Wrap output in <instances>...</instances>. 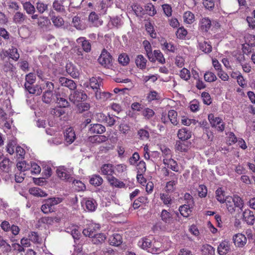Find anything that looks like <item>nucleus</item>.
Masks as SVG:
<instances>
[{
  "label": "nucleus",
  "instance_id": "nucleus-1",
  "mask_svg": "<svg viewBox=\"0 0 255 255\" xmlns=\"http://www.w3.org/2000/svg\"><path fill=\"white\" fill-rule=\"evenodd\" d=\"M62 201V198L59 197L50 198L45 200L41 207V211L45 214L50 213L53 211L52 207L61 203Z\"/></svg>",
  "mask_w": 255,
  "mask_h": 255
},
{
  "label": "nucleus",
  "instance_id": "nucleus-2",
  "mask_svg": "<svg viewBox=\"0 0 255 255\" xmlns=\"http://www.w3.org/2000/svg\"><path fill=\"white\" fill-rule=\"evenodd\" d=\"M208 120L212 127L215 128L218 131H223L225 129V124L222 119L219 117H215L213 114L208 115Z\"/></svg>",
  "mask_w": 255,
  "mask_h": 255
},
{
  "label": "nucleus",
  "instance_id": "nucleus-3",
  "mask_svg": "<svg viewBox=\"0 0 255 255\" xmlns=\"http://www.w3.org/2000/svg\"><path fill=\"white\" fill-rule=\"evenodd\" d=\"M87 98V95L82 90L74 91L70 93L69 96V100L74 104L81 101H84L86 100Z\"/></svg>",
  "mask_w": 255,
  "mask_h": 255
},
{
  "label": "nucleus",
  "instance_id": "nucleus-4",
  "mask_svg": "<svg viewBox=\"0 0 255 255\" xmlns=\"http://www.w3.org/2000/svg\"><path fill=\"white\" fill-rule=\"evenodd\" d=\"M112 60V56L105 49L102 51L100 56L98 58L100 64L107 68L111 66Z\"/></svg>",
  "mask_w": 255,
  "mask_h": 255
},
{
  "label": "nucleus",
  "instance_id": "nucleus-5",
  "mask_svg": "<svg viewBox=\"0 0 255 255\" xmlns=\"http://www.w3.org/2000/svg\"><path fill=\"white\" fill-rule=\"evenodd\" d=\"M233 240L235 245L238 248L244 247L247 242L246 237L241 233H238L233 237Z\"/></svg>",
  "mask_w": 255,
  "mask_h": 255
},
{
  "label": "nucleus",
  "instance_id": "nucleus-6",
  "mask_svg": "<svg viewBox=\"0 0 255 255\" xmlns=\"http://www.w3.org/2000/svg\"><path fill=\"white\" fill-rule=\"evenodd\" d=\"M100 228V226L99 224L92 223L89 225L86 229L83 230V233L85 236L92 238L94 236V234H96V232L99 230Z\"/></svg>",
  "mask_w": 255,
  "mask_h": 255
},
{
  "label": "nucleus",
  "instance_id": "nucleus-7",
  "mask_svg": "<svg viewBox=\"0 0 255 255\" xmlns=\"http://www.w3.org/2000/svg\"><path fill=\"white\" fill-rule=\"evenodd\" d=\"M66 70L67 73L73 78H77L80 75V71L78 68L71 62L66 64Z\"/></svg>",
  "mask_w": 255,
  "mask_h": 255
},
{
  "label": "nucleus",
  "instance_id": "nucleus-8",
  "mask_svg": "<svg viewBox=\"0 0 255 255\" xmlns=\"http://www.w3.org/2000/svg\"><path fill=\"white\" fill-rule=\"evenodd\" d=\"M59 82L62 86L66 87L71 90H74L77 87L76 84L74 81L65 77H60Z\"/></svg>",
  "mask_w": 255,
  "mask_h": 255
},
{
  "label": "nucleus",
  "instance_id": "nucleus-9",
  "mask_svg": "<svg viewBox=\"0 0 255 255\" xmlns=\"http://www.w3.org/2000/svg\"><path fill=\"white\" fill-rule=\"evenodd\" d=\"M64 137L66 142L68 144H71L76 139V134L74 129L72 128H68L64 132Z\"/></svg>",
  "mask_w": 255,
  "mask_h": 255
},
{
  "label": "nucleus",
  "instance_id": "nucleus-10",
  "mask_svg": "<svg viewBox=\"0 0 255 255\" xmlns=\"http://www.w3.org/2000/svg\"><path fill=\"white\" fill-rule=\"evenodd\" d=\"M152 241L148 238H143L141 239L138 242V246L143 250L150 253V249H151Z\"/></svg>",
  "mask_w": 255,
  "mask_h": 255
},
{
  "label": "nucleus",
  "instance_id": "nucleus-11",
  "mask_svg": "<svg viewBox=\"0 0 255 255\" xmlns=\"http://www.w3.org/2000/svg\"><path fill=\"white\" fill-rule=\"evenodd\" d=\"M56 173L58 177L62 180L68 179L71 176L68 169L64 166L59 167L56 170Z\"/></svg>",
  "mask_w": 255,
  "mask_h": 255
},
{
  "label": "nucleus",
  "instance_id": "nucleus-12",
  "mask_svg": "<svg viewBox=\"0 0 255 255\" xmlns=\"http://www.w3.org/2000/svg\"><path fill=\"white\" fill-rule=\"evenodd\" d=\"M107 179L111 186L116 188H122L126 187V184L123 182L120 181L114 176H108Z\"/></svg>",
  "mask_w": 255,
  "mask_h": 255
},
{
  "label": "nucleus",
  "instance_id": "nucleus-13",
  "mask_svg": "<svg viewBox=\"0 0 255 255\" xmlns=\"http://www.w3.org/2000/svg\"><path fill=\"white\" fill-rule=\"evenodd\" d=\"M211 26V21L208 17H202L199 21L200 29L205 32L208 31Z\"/></svg>",
  "mask_w": 255,
  "mask_h": 255
},
{
  "label": "nucleus",
  "instance_id": "nucleus-14",
  "mask_svg": "<svg viewBox=\"0 0 255 255\" xmlns=\"http://www.w3.org/2000/svg\"><path fill=\"white\" fill-rule=\"evenodd\" d=\"M89 20L93 26L98 27L103 23L102 20L99 19L98 15L95 12H92L90 14Z\"/></svg>",
  "mask_w": 255,
  "mask_h": 255
},
{
  "label": "nucleus",
  "instance_id": "nucleus-15",
  "mask_svg": "<svg viewBox=\"0 0 255 255\" xmlns=\"http://www.w3.org/2000/svg\"><path fill=\"white\" fill-rule=\"evenodd\" d=\"M244 220L248 225H253L255 222V216L253 212L247 209L243 212Z\"/></svg>",
  "mask_w": 255,
  "mask_h": 255
},
{
  "label": "nucleus",
  "instance_id": "nucleus-16",
  "mask_svg": "<svg viewBox=\"0 0 255 255\" xmlns=\"http://www.w3.org/2000/svg\"><path fill=\"white\" fill-rule=\"evenodd\" d=\"M101 174L108 176H112L114 173V166L111 164H105L101 168Z\"/></svg>",
  "mask_w": 255,
  "mask_h": 255
},
{
  "label": "nucleus",
  "instance_id": "nucleus-17",
  "mask_svg": "<svg viewBox=\"0 0 255 255\" xmlns=\"http://www.w3.org/2000/svg\"><path fill=\"white\" fill-rule=\"evenodd\" d=\"M64 2V0H54L52 3L53 8L59 13H65L66 10L63 5Z\"/></svg>",
  "mask_w": 255,
  "mask_h": 255
},
{
  "label": "nucleus",
  "instance_id": "nucleus-18",
  "mask_svg": "<svg viewBox=\"0 0 255 255\" xmlns=\"http://www.w3.org/2000/svg\"><path fill=\"white\" fill-rule=\"evenodd\" d=\"M147 63L146 58L141 54L138 55L135 58V63L137 68L143 70L145 69Z\"/></svg>",
  "mask_w": 255,
  "mask_h": 255
},
{
  "label": "nucleus",
  "instance_id": "nucleus-19",
  "mask_svg": "<svg viewBox=\"0 0 255 255\" xmlns=\"http://www.w3.org/2000/svg\"><path fill=\"white\" fill-rule=\"evenodd\" d=\"M160 218L164 223L168 225L171 224L173 222L172 214L165 209L162 210L160 214Z\"/></svg>",
  "mask_w": 255,
  "mask_h": 255
},
{
  "label": "nucleus",
  "instance_id": "nucleus-20",
  "mask_svg": "<svg viewBox=\"0 0 255 255\" xmlns=\"http://www.w3.org/2000/svg\"><path fill=\"white\" fill-rule=\"evenodd\" d=\"M217 250L219 255H226L230 250L229 243L225 241L221 242L219 245Z\"/></svg>",
  "mask_w": 255,
  "mask_h": 255
},
{
  "label": "nucleus",
  "instance_id": "nucleus-21",
  "mask_svg": "<svg viewBox=\"0 0 255 255\" xmlns=\"http://www.w3.org/2000/svg\"><path fill=\"white\" fill-rule=\"evenodd\" d=\"M109 242L111 245L118 246L123 242V239L119 234H114L109 239Z\"/></svg>",
  "mask_w": 255,
  "mask_h": 255
},
{
  "label": "nucleus",
  "instance_id": "nucleus-22",
  "mask_svg": "<svg viewBox=\"0 0 255 255\" xmlns=\"http://www.w3.org/2000/svg\"><path fill=\"white\" fill-rule=\"evenodd\" d=\"M111 94L109 92H102L100 89L95 92V97L97 100L101 102H105L110 99Z\"/></svg>",
  "mask_w": 255,
  "mask_h": 255
},
{
  "label": "nucleus",
  "instance_id": "nucleus-23",
  "mask_svg": "<svg viewBox=\"0 0 255 255\" xmlns=\"http://www.w3.org/2000/svg\"><path fill=\"white\" fill-rule=\"evenodd\" d=\"M163 163L167 165L168 167L175 172H178L179 167L175 160L171 158L167 159H163Z\"/></svg>",
  "mask_w": 255,
  "mask_h": 255
},
{
  "label": "nucleus",
  "instance_id": "nucleus-24",
  "mask_svg": "<svg viewBox=\"0 0 255 255\" xmlns=\"http://www.w3.org/2000/svg\"><path fill=\"white\" fill-rule=\"evenodd\" d=\"M77 42L81 44L84 51L88 52L91 50V46L89 41L87 40L85 37H81L77 39Z\"/></svg>",
  "mask_w": 255,
  "mask_h": 255
},
{
  "label": "nucleus",
  "instance_id": "nucleus-25",
  "mask_svg": "<svg viewBox=\"0 0 255 255\" xmlns=\"http://www.w3.org/2000/svg\"><path fill=\"white\" fill-rule=\"evenodd\" d=\"M162 244L159 241L154 240L152 242L151 249H150V252L153 254H157L159 253L162 251Z\"/></svg>",
  "mask_w": 255,
  "mask_h": 255
},
{
  "label": "nucleus",
  "instance_id": "nucleus-26",
  "mask_svg": "<svg viewBox=\"0 0 255 255\" xmlns=\"http://www.w3.org/2000/svg\"><path fill=\"white\" fill-rule=\"evenodd\" d=\"M90 131L92 133L102 134L106 131V128L101 124H94L91 125Z\"/></svg>",
  "mask_w": 255,
  "mask_h": 255
},
{
  "label": "nucleus",
  "instance_id": "nucleus-27",
  "mask_svg": "<svg viewBox=\"0 0 255 255\" xmlns=\"http://www.w3.org/2000/svg\"><path fill=\"white\" fill-rule=\"evenodd\" d=\"M178 137L182 140H186L191 137V132L185 128L179 130Z\"/></svg>",
  "mask_w": 255,
  "mask_h": 255
},
{
  "label": "nucleus",
  "instance_id": "nucleus-28",
  "mask_svg": "<svg viewBox=\"0 0 255 255\" xmlns=\"http://www.w3.org/2000/svg\"><path fill=\"white\" fill-rule=\"evenodd\" d=\"M112 2H106L102 0L98 6V10L101 14H105L109 7L111 6Z\"/></svg>",
  "mask_w": 255,
  "mask_h": 255
},
{
  "label": "nucleus",
  "instance_id": "nucleus-29",
  "mask_svg": "<svg viewBox=\"0 0 255 255\" xmlns=\"http://www.w3.org/2000/svg\"><path fill=\"white\" fill-rule=\"evenodd\" d=\"M23 9L28 14H32L35 12V6L30 1H21Z\"/></svg>",
  "mask_w": 255,
  "mask_h": 255
},
{
  "label": "nucleus",
  "instance_id": "nucleus-30",
  "mask_svg": "<svg viewBox=\"0 0 255 255\" xmlns=\"http://www.w3.org/2000/svg\"><path fill=\"white\" fill-rule=\"evenodd\" d=\"M190 205L184 204L181 205L179 208V211L180 214L184 217L187 218L190 215L192 210L190 207Z\"/></svg>",
  "mask_w": 255,
  "mask_h": 255
},
{
  "label": "nucleus",
  "instance_id": "nucleus-31",
  "mask_svg": "<svg viewBox=\"0 0 255 255\" xmlns=\"http://www.w3.org/2000/svg\"><path fill=\"white\" fill-rule=\"evenodd\" d=\"M201 251L203 255H214L215 249L209 244L203 245L201 249Z\"/></svg>",
  "mask_w": 255,
  "mask_h": 255
},
{
  "label": "nucleus",
  "instance_id": "nucleus-32",
  "mask_svg": "<svg viewBox=\"0 0 255 255\" xmlns=\"http://www.w3.org/2000/svg\"><path fill=\"white\" fill-rule=\"evenodd\" d=\"M26 16L23 13L18 11L16 12L13 18V21L17 24H21L25 20Z\"/></svg>",
  "mask_w": 255,
  "mask_h": 255
},
{
  "label": "nucleus",
  "instance_id": "nucleus-33",
  "mask_svg": "<svg viewBox=\"0 0 255 255\" xmlns=\"http://www.w3.org/2000/svg\"><path fill=\"white\" fill-rule=\"evenodd\" d=\"M143 45L144 46V49L146 51V55H147L148 59L151 61H155L154 58L153 57H152L153 54L152 53L151 47L150 43L147 41H144L143 42Z\"/></svg>",
  "mask_w": 255,
  "mask_h": 255
},
{
  "label": "nucleus",
  "instance_id": "nucleus-34",
  "mask_svg": "<svg viewBox=\"0 0 255 255\" xmlns=\"http://www.w3.org/2000/svg\"><path fill=\"white\" fill-rule=\"evenodd\" d=\"M106 239V236L104 234H94V236L92 238V242L94 244H99L104 242Z\"/></svg>",
  "mask_w": 255,
  "mask_h": 255
},
{
  "label": "nucleus",
  "instance_id": "nucleus-35",
  "mask_svg": "<svg viewBox=\"0 0 255 255\" xmlns=\"http://www.w3.org/2000/svg\"><path fill=\"white\" fill-rule=\"evenodd\" d=\"M200 49L205 53H210L212 51V47L210 43L207 41L201 42L199 44Z\"/></svg>",
  "mask_w": 255,
  "mask_h": 255
},
{
  "label": "nucleus",
  "instance_id": "nucleus-36",
  "mask_svg": "<svg viewBox=\"0 0 255 255\" xmlns=\"http://www.w3.org/2000/svg\"><path fill=\"white\" fill-rule=\"evenodd\" d=\"M54 101L53 94L51 92H44L42 96V101L46 104H50Z\"/></svg>",
  "mask_w": 255,
  "mask_h": 255
},
{
  "label": "nucleus",
  "instance_id": "nucleus-37",
  "mask_svg": "<svg viewBox=\"0 0 255 255\" xmlns=\"http://www.w3.org/2000/svg\"><path fill=\"white\" fill-rule=\"evenodd\" d=\"M0 249L4 253H7L11 251V246L6 241L0 236Z\"/></svg>",
  "mask_w": 255,
  "mask_h": 255
},
{
  "label": "nucleus",
  "instance_id": "nucleus-38",
  "mask_svg": "<svg viewBox=\"0 0 255 255\" xmlns=\"http://www.w3.org/2000/svg\"><path fill=\"white\" fill-rule=\"evenodd\" d=\"M177 113L174 110H170L168 113V118L170 122L173 125H177Z\"/></svg>",
  "mask_w": 255,
  "mask_h": 255
},
{
  "label": "nucleus",
  "instance_id": "nucleus-39",
  "mask_svg": "<svg viewBox=\"0 0 255 255\" xmlns=\"http://www.w3.org/2000/svg\"><path fill=\"white\" fill-rule=\"evenodd\" d=\"M85 204L86 209L90 211H95L96 207L97 204L96 201L93 199H88L85 200Z\"/></svg>",
  "mask_w": 255,
  "mask_h": 255
},
{
  "label": "nucleus",
  "instance_id": "nucleus-40",
  "mask_svg": "<svg viewBox=\"0 0 255 255\" xmlns=\"http://www.w3.org/2000/svg\"><path fill=\"white\" fill-rule=\"evenodd\" d=\"M55 97L56 98V103L60 105L61 108H66L69 106L68 101L65 98L61 97L59 94H55Z\"/></svg>",
  "mask_w": 255,
  "mask_h": 255
},
{
  "label": "nucleus",
  "instance_id": "nucleus-41",
  "mask_svg": "<svg viewBox=\"0 0 255 255\" xmlns=\"http://www.w3.org/2000/svg\"><path fill=\"white\" fill-rule=\"evenodd\" d=\"M29 192L31 194L39 197H45L47 194L42 190L37 187H33L29 189Z\"/></svg>",
  "mask_w": 255,
  "mask_h": 255
},
{
  "label": "nucleus",
  "instance_id": "nucleus-42",
  "mask_svg": "<svg viewBox=\"0 0 255 255\" xmlns=\"http://www.w3.org/2000/svg\"><path fill=\"white\" fill-rule=\"evenodd\" d=\"M103 182L102 178L99 175H94L91 178L90 183L95 186H100Z\"/></svg>",
  "mask_w": 255,
  "mask_h": 255
},
{
  "label": "nucleus",
  "instance_id": "nucleus-43",
  "mask_svg": "<svg viewBox=\"0 0 255 255\" xmlns=\"http://www.w3.org/2000/svg\"><path fill=\"white\" fill-rule=\"evenodd\" d=\"M72 23L77 29L83 30L86 28L85 25L81 23L80 18L78 16L73 18Z\"/></svg>",
  "mask_w": 255,
  "mask_h": 255
},
{
  "label": "nucleus",
  "instance_id": "nucleus-44",
  "mask_svg": "<svg viewBox=\"0 0 255 255\" xmlns=\"http://www.w3.org/2000/svg\"><path fill=\"white\" fill-rule=\"evenodd\" d=\"M184 21L188 24L192 23L195 20V16L190 11H186L184 14Z\"/></svg>",
  "mask_w": 255,
  "mask_h": 255
},
{
  "label": "nucleus",
  "instance_id": "nucleus-45",
  "mask_svg": "<svg viewBox=\"0 0 255 255\" xmlns=\"http://www.w3.org/2000/svg\"><path fill=\"white\" fill-rule=\"evenodd\" d=\"M179 76L183 80L187 81L191 77L190 72L187 69L183 68L180 71Z\"/></svg>",
  "mask_w": 255,
  "mask_h": 255
},
{
  "label": "nucleus",
  "instance_id": "nucleus-46",
  "mask_svg": "<svg viewBox=\"0 0 255 255\" xmlns=\"http://www.w3.org/2000/svg\"><path fill=\"white\" fill-rule=\"evenodd\" d=\"M25 88L27 90L29 93L36 95H40L42 93V89L39 87L38 86L35 87L31 86H25Z\"/></svg>",
  "mask_w": 255,
  "mask_h": 255
},
{
  "label": "nucleus",
  "instance_id": "nucleus-47",
  "mask_svg": "<svg viewBox=\"0 0 255 255\" xmlns=\"http://www.w3.org/2000/svg\"><path fill=\"white\" fill-rule=\"evenodd\" d=\"M35 6L37 11L40 13H43L48 8V5L40 0L36 2Z\"/></svg>",
  "mask_w": 255,
  "mask_h": 255
},
{
  "label": "nucleus",
  "instance_id": "nucleus-48",
  "mask_svg": "<svg viewBox=\"0 0 255 255\" xmlns=\"http://www.w3.org/2000/svg\"><path fill=\"white\" fill-rule=\"evenodd\" d=\"M227 205V208L229 212L233 213L235 211L234 207L233 206V197L231 196H227L225 199V202Z\"/></svg>",
  "mask_w": 255,
  "mask_h": 255
},
{
  "label": "nucleus",
  "instance_id": "nucleus-49",
  "mask_svg": "<svg viewBox=\"0 0 255 255\" xmlns=\"http://www.w3.org/2000/svg\"><path fill=\"white\" fill-rule=\"evenodd\" d=\"M11 162L9 159L7 158H4L0 163V169L5 172H7L10 166Z\"/></svg>",
  "mask_w": 255,
  "mask_h": 255
},
{
  "label": "nucleus",
  "instance_id": "nucleus-50",
  "mask_svg": "<svg viewBox=\"0 0 255 255\" xmlns=\"http://www.w3.org/2000/svg\"><path fill=\"white\" fill-rule=\"evenodd\" d=\"M119 62L123 66L127 65L129 62V58L126 53L120 54L118 58Z\"/></svg>",
  "mask_w": 255,
  "mask_h": 255
},
{
  "label": "nucleus",
  "instance_id": "nucleus-51",
  "mask_svg": "<svg viewBox=\"0 0 255 255\" xmlns=\"http://www.w3.org/2000/svg\"><path fill=\"white\" fill-rule=\"evenodd\" d=\"M204 80L207 82H212L217 80L215 74L210 71L206 72L204 75Z\"/></svg>",
  "mask_w": 255,
  "mask_h": 255
},
{
  "label": "nucleus",
  "instance_id": "nucleus-52",
  "mask_svg": "<svg viewBox=\"0 0 255 255\" xmlns=\"http://www.w3.org/2000/svg\"><path fill=\"white\" fill-rule=\"evenodd\" d=\"M160 198L163 202V204L166 205H171L172 203V200L170 196L168 194L161 193L160 195Z\"/></svg>",
  "mask_w": 255,
  "mask_h": 255
},
{
  "label": "nucleus",
  "instance_id": "nucleus-53",
  "mask_svg": "<svg viewBox=\"0 0 255 255\" xmlns=\"http://www.w3.org/2000/svg\"><path fill=\"white\" fill-rule=\"evenodd\" d=\"M154 114L153 110L148 108H145L142 112V116L147 120L151 119Z\"/></svg>",
  "mask_w": 255,
  "mask_h": 255
},
{
  "label": "nucleus",
  "instance_id": "nucleus-54",
  "mask_svg": "<svg viewBox=\"0 0 255 255\" xmlns=\"http://www.w3.org/2000/svg\"><path fill=\"white\" fill-rule=\"evenodd\" d=\"M216 198L217 200L221 203L225 202V194L224 192L221 188L218 189L216 191Z\"/></svg>",
  "mask_w": 255,
  "mask_h": 255
},
{
  "label": "nucleus",
  "instance_id": "nucleus-55",
  "mask_svg": "<svg viewBox=\"0 0 255 255\" xmlns=\"http://www.w3.org/2000/svg\"><path fill=\"white\" fill-rule=\"evenodd\" d=\"M100 84L96 78L92 77L90 79V86L92 89L97 91L100 89Z\"/></svg>",
  "mask_w": 255,
  "mask_h": 255
},
{
  "label": "nucleus",
  "instance_id": "nucleus-56",
  "mask_svg": "<svg viewBox=\"0 0 255 255\" xmlns=\"http://www.w3.org/2000/svg\"><path fill=\"white\" fill-rule=\"evenodd\" d=\"M16 166L18 170L21 172L30 169V165L25 161L17 162Z\"/></svg>",
  "mask_w": 255,
  "mask_h": 255
},
{
  "label": "nucleus",
  "instance_id": "nucleus-57",
  "mask_svg": "<svg viewBox=\"0 0 255 255\" xmlns=\"http://www.w3.org/2000/svg\"><path fill=\"white\" fill-rule=\"evenodd\" d=\"M153 55L156 60L159 63L164 64L165 62V58L160 51L157 50H154Z\"/></svg>",
  "mask_w": 255,
  "mask_h": 255
},
{
  "label": "nucleus",
  "instance_id": "nucleus-58",
  "mask_svg": "<svg viewBox=\"0 0 255 255\" xmlns=\"http://www.w3.org/2000/svg\"><path fill=\"white\" fill-rule=\"evenodd\" d=\"M176 149L181 152H185L187 150L188 146L183 141H178L175 145Z\"/></svg>",
  "mask_w": 255,
  "mask_h": 255
},
{
  "label": "nucleus",
  "instance_id": "nucleus-59",
  "mask_svg": "<svg viewBox=\"0 0 255 255\" xmlns=\"http://www.w3.org/2000/svg\"><path fill=\"white\" fill-rule=\"evenodd\" d=\"M89 104L87 103H81L77 105L78 112L79 113H82L84 112L88 111L90 109Z\"/></svg>",
  "mask_w": 255,
  "mask_h": 255
},
{
  "label": "nucleus",
  "instance_id": "nucleus-60",
  "mask_svg": "<svg viewBox=\"0 0 255 255\" xmlns=\"http://www.w3.org/2000/svg\"><path fill=\"white\" fill-rule=\"evenodd\" d=\"M51 20L54 25L58 27H61L64 24L63 18L59 16H53L51 18Z\"/></svg>",
  "mask_w": 255,
  "mask_h": 255
},
{
  "label": "nucleus",
  "instance_id": "nucleus-61",
  "mask_svg": "<svg viewBox=\"0 0 255 255\" xmlns=\"http://www.w3.org/2000/svg\"><path fill=\"white\" fill-rule=\"evenodd\" d=\"M234 204L236 207L242 209L244 206V202L242 199L238 196L235 195L233 197Z\"/></svg>",
  "mask_w": 255,
  "mask_h": 255
},
{
  "label": "nucleus",
  "instance_id": "nucleus-62",
  "mask_svg": "<svg viewBox=\"0 0 255 255\" xmlns=\"http://www.w3.org/2000/svg\"><path fill=\"white\" fill-rule=\"evenodd\" d=\"M30 169L32 174H37L40 173L41 167L37 163L31 162L30 165Z\"/></svg>",
  "mask_w": 255,
  "mask_h": 255
},
{
  "label": "nucleus",
  "instance_id": "nucleus-63",
  "mask_svg": "<svg viewBox=\"0 0 255 255\" xmlns=\"http://www.w3.org/2000/svg\"><path fill=\"white\" fill-rule=\"evenodd\" d=\"M201 97L203 100V102L205 104L209 105L212 103V100L210 94L206 92H204L201 94Z\"/></svg>",
  "mask_w": 255,
  "mask_h": 255
},
{
  "label": "nucleus",
  "instance_id": "nucleus-64",
  "mask_svg": "<svg viewBox=\"0 0 255 255\" xmlns=\"http://www.w3.org/2000/svg\"><path fill=\"white\" fill-rule=\"evenodd\" d=\"M162 49L169 52H174L176 50V48L175 46L171 43L165 42L163 44Z\"/></svg>",
  "mask_w": 255,
  "mask_h": 255
}]
</instances>
